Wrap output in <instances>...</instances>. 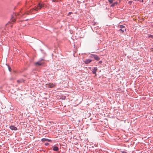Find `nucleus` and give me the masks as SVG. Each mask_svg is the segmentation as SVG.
I'll use <instances>...</instances> for the list:
<instances>
[{"mask_svg": "<svg viewBox=\"0 0 153 153\" xmlns=\"http://www.w3.org/2000/svg\"><path fill=\"white\" fill-rule=\"evenodd\" d=\"M92 61L91 59H86L85 61H84L85 64H88L90 63Z\"/></svg>", "mask_w": 153, "mask_h": 153, "instance_id": "5", "label": "nucleus"}, {"mask_svg": "<svg viewBox=\"0 0 153 153\" xmlns=\"http://www.w3.org/2000/svg\"><path fill=\"white\" fill-rule=\"evenodd\" d=\"M47 87L49 88H53L54 87V85L52 83H49L47 85Z\"/></svg>", "mask_w": 153, "mask_h": 153, "instance_id": "7", "label": "nucleus"}, {"mask_svg": "<svg viewBox=\"0 0 153 153\" xmlns=\"http://www.w3.org/2000/svg\"><path fill=\"white\" fill-rule=\"evenodd\" d=\"M49 144V143H45V146H48Z\"/></svg>", "mask_w": 153, "mask_h": 153, "instance_id": "17", "label": "nucleus"}, {"mask_svg": "<svg viewBox=\"0 0 153 153\" xmlns=\"http://www.w3.org/2000/svg\"><path fill=\"white\" fill-rule=\"evenodd\" d=\"M6 65L7 66V67L8 68V69L9 71H11V68L9 66V65H7V64H6Z\"/></svg>", "mask_w": 153, "mask_h": 153, "instance_id": "13", "label": "nucleus"}, {"mask_svg": "<svg viewBox=\"0 0 153 153\" xmlns=\"http://www.w3.org/2000/svg\"><path fill=\"white\" fill-rule=\"evenodd\" d=\"M25 80L23 79H21L19 80H17V82L19 83L23 82H24Z\"/></svg>", "mask_w": 153, "mask_h": 153, "instance_id": "12", "label": "nucleus"}, {"mask_svg": "<svg viewBox=\"0 0 153 153\" xmlns=\"http://www.w3.org/2000/svg\"><path fill=\"white\" fill-rule=\"evenodd\" d=\"M121 152L122 153H127L126 152L124 151H121Z\"/></svg>", "mask_w": 153, "mask_h": 153, "instance_id": "21", "label": "nucleus"}, {"mask_svg": "<svg viewBox=\"0 0 153 153\" xmlns=\"http://www.w3.org/2000/svg\"><path fill=\"white\" fill-rule=\"evenodd\" d=\"M119 31H121L122 33H123L124 32V30L122 29H120L119 30Z\"/></svg>", "mask_w": 153, "mask_h": 153, "instance_id": "16", "label": "nucleus"}, {"mask_svg": "<svg viewBox=\"0 0 153 153\" xmlns=\"http://www.w3.org/2000/svg\"><path fill=\"white\" fill-rule=\"evenodd\" d=\"M15 21V19H12V22H14V21Z\"/></svg>", "mask_w": 153, "mask_h": 153, "instance_id": "22", "label": "nucleus"}, {"mask_svg": "<svg viewBox=\"0 0 153 153\" xmlns=\"http://www.w3.org/2000/svg\"><path fill=\"white\" fill-rule=\"evenodd\" d=\"M117 2H114V3H113L110 6L111 7H113L114 6L117 5Z\"/></svg>", "mask_w": 153, "mask_h": 153, "instance_id": "10", "label": "nucleus"}, {"mask_svg": "<svg viewBox=\"0 0 153 153\" xmlns=\"http://www.w3.org/2000/svg\"><path fill=\"white\" fill-rule=\"evenodd\" d=\"M102 61H100L98 63L99 64H101L102 63Z\"/></svg>", "mask_w": 153, "mask_h": 153, "instance_id": "19", "label": "nucleus"}, {"mask_svg": "<svg viewBox=\"0 0 153 153\" xmlns=\"http://www.w3.org/2000/svg\"><path fill=\"white\" fill-rule=\"evenodd\" d=\"M141 2H143V0H141Z\"/></svg>", "mask_w": 153, "mask_h": 153, "instance_id": "24", "label": "nucleus"}, {"mask_svg": "<svg viewBox=\"0 0 153 153\" xmlns=\"http://www.w3.org/2000/svg\"><path fill=\"white\" fill-rule=\"evenodd\" d=\"M44 6V4L42 3H39L36 7H35L33 9V10L36 11H38V10L41 9Z\"/></svg>", "mask_w": 153, "mask_h": 153, "instance_id": "1", "label": "nucleus"}, {"mask_svg": "<svg viewBox=\"0 0 153 153\" xmlns=\"http://www.w3.org/2000/svg\"><path fill=\"white\" fill-rule=\"evenodd\" d=\"M28 20V19H27L25 21H27Z\"/></svg>", "mask_w": 153, "mask_h": 153, "instance_id": "26", "label": "nucleus"}, {"mask_svg": "<svg viewBox=\"0 0 153 153\" xmlns=\"http://www.w3.org/2000/svg\"><path fill=\"white\" fill-rule=\"evenodd\" d=\"M124 31H126V29H125L124 30Z\"/></svg>", "mask_w": 153, "mask_h": 153, "instance_id": "25", "label": "nucleus"}, {"mask_svg": "<svg viewBox=\"0 0 153 153\" xmlns=\"http://www.w3.org/2000/svg\"><path fill=\"white\" fill-rule=\"evenodd\" d=\"M108 1L110 4L112 3H113V0H108Z\"/></svg>", "mask_w": 153, "mask_h": 153, "instance_id": "15", "label": "nucleus"}, {"mask_svg": "<svg viewBox=\"0 0 153 153\" xmlns=\"http://www.w3.org/2000/svg\"><path fill=\"white\" fill-rule=\"evenodd\" d=\"M132 2V1H129L128 2V3L130 4H131Z\"/></svg>", "mask_w": 153, "mask_h": 153, "instance_id": "20", "label": "nucleus"}, {"mask_svg": "<svg viewBox=\"0 0 153 153\" xmlns=\"http://www.w3.org/2000/svg\"><path fill=\"white\" fill-rule=\"evenodd\" d=\"M41 141L43 142H45V141H48V142L51 141V140H50V139H47V138H43L42 139Z\"/></svg>", "mask_w": 153, "mask_h": 153, "instance_id": "8", "label": "nucleus"}, {"mask_svg": "<svg viewBox=\"0 0 153 153\" xmlns=\"http://www.w3.org/2000/svg\"><path fill=\"white\" fill-rule=\"evenodd\" d=\"M97 70V67H94L92 68V72L94 74L95 76H96V71Z\"/></svg>", "mask_w": 153, "mask_h": 153, "instance_id": "3", "label": "nucleus"}, {"mask_svg": "<svg viewBox=\"0 0 153 153\" xmlns=\"http://www.w3.org/2000/svg\"><path fill=\"white\" fill-rule=\"evenodd\" d=\"M149 37H152L153 38V36L152 35H150L149 36Z\"/></svg>", "mask_w": 153, "mask_h": 153, "instance_id": "18", "label": "nucleus"}, {"mask_svg": "<svg viewBox=\"0 0 153 153\" xmlns=\"http://www.w3.org/2000/svg\"><path fill=\"white\" fill-rule=\"evenodd\" d=\"M89 58H94L97 61H99L100 59V58L99 56L95 54H91L89 56Z\"/></svg>", "mask_w": 153, "mask_h": 153, "instance_id": "2", "label": "nucleus"}, {"mask_svg": "<svg viewBox=\"0 0 153 153\" xmlns=\"http://www.w3.org/2000/svg\"><path fill=\"white\" fill-rule=\"evenodd\" d=\"M71 13H71V12H69V13H68V14L69 15V14H71Z\"/></svg>", "mask_w": 153, "mask_h": 153, "instance_id": "23", "label": "nucleus"}, {"mask_svg": "<svg viewBox=\"0 0 153 153\" xmlns=\"http://www.w3.org/2000/svg\"><path fill=\"white\" fill-rule=\"evenodd\" d=\"M12 130H15L16 131L17 130V128L15 126H11L9 127Z\"/></svg>", "mask_w": 153, "mask_h": 153, "instance_id": "4", "label": "nucleus"}, {"mask_svg": "<svg viewBox=\"0 0 153 153\" xmlns=\"http://www.w3.org/2000/svg\"><path fill=\"white\" fill-rule=\"evenodd\" d=\"M40 50L42 51V52L45 54V56H43V57L40 58L39 60L40 62H41L43 60H44V57L46 55V54L45 52L42 49H41Z\"/></svg>", "mask_w": 153, "mask_h": 153, "instance_id": "6", "label": "nucleus"}, {"mask_svg": "<svg viewBox=\"0 0 153 153\" xmlns=\"http://www.w3.org/2000/svg\"><path fill=\"white\" fill-rule=\"evenodd\" d=\"M53 148V150L54 151H57L59 150V148L55 146H53L52 147Z\"/></svg>", "mask_w": 153, "mask_h": 153, "instance_id": "9", "label": "nucleus"}, {"mask_svg": "<svg viewBox=\"0 0 153 153\" xmlns=\"http://www.w3.org/2000/svg\"><path fill=\"white\" fill-rule=\"evenodd\" d=\"M42 64V63L41 62H40L39 61L38 62H36L35 63V65H38L39 66L41 65Z\"/></svg>", "mask_w": 153, "mask_h": 153, "instance_id": "11", "label": "nucleus"}, {"mask_svg": "<svg viewBox=\"0 0 153 153\" xmlns=\"http://www.w3.org/2000/svg\"><path fill=\"white\" fill-rule=\"evenodd\" d=\"M125 26L123 25H120V28L121 29H123L124 28Z\"/></svg>", "mask_w": 153, "mask_h": 153, "instance_id": "14", "label": "nucleus"}]
</instances>
